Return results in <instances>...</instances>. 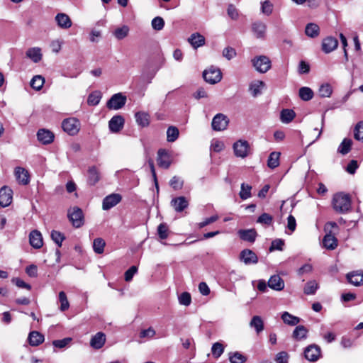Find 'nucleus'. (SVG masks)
Here are the masks:
<instances>
[{"instance_id": "60", "label": "nucleus", "mask_w": 363, "mask_h": 363, "mask_svg": "<svg viewBox=\"0 0 363 363\" xmlns=\"http://www.w3.org/2000/svg\"><path fill=\"white\" fill-rule=\"evenodd\" d=\"M169 184L175 190L180 189L183 186V181L179 177L174 176L171 179Z\"/></svg>"}, {"instance_id": "11", "label": "nucleus", "mask_w": 363, "mask_h": 363, "mask_svg": "<svg viewBox=\"0 0 363 363\" xmlns=\"http://www.w3.org/2000/svg\"><path fill=\"white\" fill-rule=\"evenodd\" d=\"M13 191L11 189L4 186L0 189V206H9L12 202Z\"/></svg>"}, {"instance_id": "63", "label": "nucleus", "mask_w": 363, "mask_h": 363, "mask_svg": "<svg viewBox=\"0 0 363 363\" xmlns=\"http://www.w3.org/2000/svg\"><path fill=\"white\" fill-rule=\"evenodd\" d=\"M273 6L269 1H264L262 4V12L267 16L272 13Z\"/></svg>"}, {"instance_id": "34", "label": "nucleus", "mask_w": 363, "mask_h": 363, "mask_svg": "<svg viewBox=\"0 0 363 363\" xmlns=\"http://www.w3.org/2000/svg\"><path fill=\"white\" fill-rule=\"evenodd\" d=\"M137 123L142 126H147L150 123V116L145 112H137L135 115Z\"/></svg>"}, {"instance_id": "1", "label": "nucleus", "mask_w": 363, "mask_h": 363, "mask_svg": "<svg viewBox=\"0 0 363 363\" xmlns=\"http://www.w3.org/2000/svg\"><path fill=\"white\" fill-rule=\"evenodd\" d=\"M333 205L337 212L347 213L351 208L350 198L342 193L336 194L333 199Z\"/></svg>"}, {"instance_id": "10", "label": "nucleus", "mask_w": 363, "mask_h": 363, "mask_svg": "<svg viewBox=\"0 0 363 363\" xmlns=\"http://www.w3.org/2000/svg\"><path fill=\"white\" fill-rule=\"evenodd\" d=\"M121 196L118 194H112L106 196L103 200L102 208L104 210H109L116 206L121 201Z\"/></svg>"}, {"instance_id": "45", "label": "nucleus", "mask_w": 363, "mask_h": 363, "mask_svg": "<svg viewBox=\"0 0 363 363\" xmlns=\"http://www.w3.org/2000/svg\"><path fill=\"white\" fill-rule=\"evenodd\" d=\"M229 360L231 363H245L247 357L239 352H235L230 354Z\"/></svg>"}, {"instance_id": "53", "label": "nucleus", "mask_w": 363, "mask_h": 363, "mask_svg": "<svg viewBox=\"0 0 363 363\" xmlns=\"http://www.w3.org/2000/svg\"><path fill=\"white\" fill-rule=\"evenodd\" d=\"M101 100V95L99 92H94L89 95L87 99V103L91 106L97 105Z\"/></svg>"}, {"instance_id": "21", "label": "nucleus", "mask_w": 363, "mask_h": 363, "mask_svg": "<svg viewBox=\"0 0 363 363\" xmlns=\"http://www.w3.org/2000/svg\"><path fill=\"white\" fill-rule=\"evenodd\" d=\"M267 26L264 23L257 21L252 24V30L257 38H262L265 35Z\"/></svg>"}, {"instance_id": "6", "label": "nucleus", "mask_w": 363, "mask_h": 363, "mask_svg": "<svg viewBox=\"0 0 363 363\" xmlns=\"http://www.w3.org/2000/svg\"><path fill=\"white\" fill-rule=\"evenodd\" d=\"M229 119L223 113H217L212 120L211 127L215 131H222L227 128Z\"/></svg>"}, {"instance_id": "43", "label": "nucleus", "mask_w": 363, "mask_h": 363, "mask_svg": "<svg viewBox=\"0 0 363 363\" xmlns=\"http://www.w3.org/2000/svg\"><path fill=\"white\" fill-rule=\"evenodd\" d=\"M88 181L91 185H94L99 180V174L95 167H91L88 171Z\"/></svg>"}, {"instance_id": "49", "label": "nucleus", "mask_w": 363, "mask_h": 363, "mask_svg": "<svg viewBox=\"0 0 363 363\" xmlns=\"http://www.w3.org/2000/svg\"><path fill=\"white\" fill-rule=\"evenodd\" d=\"M59 301L60 302V309L62 311H65L69 307V303L67 300L66 294L64 291H60L59 293Z\"/></svg>"}, {"instance_id": "50", "label": "nucleus", "mask_w": 363, "mask_h": 363, "mask_svg": "<svg viewBox=\"0 0 363 363\" xmlns=\"http://www.w3.org/2000/svg\"><path fill=\"white\" fill-rule=\"evenodd\" d=\"M51 238L58 245V247H61L65 237L62 233L57 230H52L51 232Z\"/></svg>"}, {"instance_id": "59", "label": "nucleus", "mask_w": 363, "mask_h": 363, "mask_svg": "<svg viewBox=\"0 0 363 363\" xmlns=\"http://www.w3.org/2000/svg\"><path fill=\"white\" fill-rule=\"evenodd\" d=\"M223 56L230 60L236 56V51L232 47H227L223 50Z\"/></svg>"}, {"instance_id": "8", "label": "nucleus", "mask_w": 363, "mask_h": 363, "mask_svg": "<svg viewBox=\"0 0 363 363\" xmlns=\"http://www.w3.org/2000/svg\"><path fill=\"white\" fill-rule=\"evenodd\" d=\"M306 359L310 362H316L321 355L320 347L316 345H311L304 350Z\"/></svg>"}, {"instance_id": "32", "label": "nucleus", "mask_w": 363, "mask_h": 363, "mask_svg": "<svg viewBox=\"0 0 363 363\" xmlns=\"http://www.w3.org/2000/svg\"><path fill=\"white\" fill-rule=\"evenodd\" d=\"M264 86V83L262 81L257 80L252 82L250 84V91L251 94L256 97L257 96L259 95L262 93V89Z\"/></svg>"}, {"instance_id": "52", "label": "nucleus", "mask_w": 363, "mask_h": 363, "mask_svg": "<svg viewBox=\"0 0 363 363\" xmlns=\"http://www.w3.org/2000/svg\"><path fill=\"white\" fill-rule=\"evenodd\" d=\"M212 354L214 357L218 358L224 352V347L222 344L216 342L211 348Z\"/></svg>"}, {"instance_id": "28", "label": "nucleus", "mask_w": 363, "mask_h": 363, "mask_svg": "<svg viewBox=\"0 0 363 363\" xmlns=\"http://www.w3.org/2000/svg\"><path fill=\"white\" fill-rule=\"evenodd\" d=\"M305 33L308 37L315 38L320 34V28L316 23H309L306 26Z\"/></svg>"}, {"instance_id": "26", "label": "nucleus", "mask_w": 363, "mask_h": 363, "mask_svg": "<svg viewBox=\"0 0 363 363\" xmlns=\"http://www.w3.org/2000/svg\"><path fill=\"white\" fill-rule=\"evenodd\" d=\"M238 235L242 240L250 242H253L257 237V233L254 229L240 230Z\"/></svg>"}, {"instance_id": "18", "label": "nucleus", "mask_w": 363, "mask_h": 363, "mask_svg": "<svg viewBox=\"0 0 363 363\" xmlns=\"http://www.w3.org/2000/svg\"><path fill=\"white\" fill-rule=\"evenodd\" d=\"M29 241L30 245L35 248L39 249L43 245V237L40 231L34 230L30 233Z\"/></svg>"}, {"instance_id": "7", "label": "nucleus", "mask_w": 363, "mask_h": 363, "mask_svg": "<svg viewBox=\"0 0 363 363\" xmlns=\"http://www.w3.org/2000/svg\"><path fill=\"white\" fill-rule=\"evenodd\" d=\"M125 102L126 96L122 93H118L111 97L106 106L109 109L118 110L125 106Z\"/></svg>"}, {"instance_id": "27", "label": "nucleus", "mask_w": 363, "mask_h": 363, "mask_svg": "<svg viewBox=\"0 0 363 363\" xmlns=\"http://www.w3.org/2000/svg\"><path fill=\"white\" fill-rule=\"evenodd\" d=\"M189 42L195 49L202 46L205 43V38L199 33H193L189 38Z\"/></svg>"}, {"instance_id": "3", "label": "nucleus", "mask_w": 363, "mask_h": 363, "mask_svg": "<svg viewBox=\"0 0 363 363\" xmlns=\"http://www.w3.org/2000/svg\"><path fill=\"white\" fill-rule=\"evenodd\" d=\"M204 80L211 84H214L219 82L222 79V74L220 69L214 67H211L204 70L203 72Z\"/></svg>"}, {"instance_id": "31", "label": "nucleus", "mask_w": 363, "mask_h": 363, "mask_svg": "<svg viewBox=\"0 0 363 363\" xmlns=\"http://www.w3.org/2000/svg\"><path fill=\"white\" fill-rule=\"evenodd\" d=\"M28 339L30 345L38 346L44 341V336L39 332L33 331L30 333Z\"/></svg>"}, {"instance_id": "12", "label": "nucleus", "mask_w": 363, "mask_h": 363, "mask_svg": "<svg viewBox=\"0 0 363 363\" xmlns=\"http://www.w3.org/2000/svg\"><path fill=\"white\" fill-rule=\"evenodd\" d=\"M157 164L159 167L168 169L171 165L170 156L164 149H160L157 152Z\"/></svg>"}, {"instance_id": "14", "label": "nucleus", "mask_w": 363, "mask_h": 363, "mask_svg": "<svg viewBox=\"0 0 363 363\" xmlns=\"http://www.w3.org/2000/svg\"><path fill=\"white\" fill-rule=\"evenodd\" d=\"M15 177L18 182L23 185H26L30 182V176L28 172L21 167H18L14 171Z\"/></svg>"}, {"instance_id": "23", "label": "nucleus", "mask_w": 363, "mask_h": 363, "mask_svg": "<svg viewBox=\"0 0 363 363\" xmlns=\"http://www.w3.org/2000/svg\"><path fill=\"white\" fill-rule=\"evenodd\" d=\"M106 342V335L101 332L97 333L90 341L91 346L94 349L101 348Z\"/></svg>"}, {"instance_id": "4", "label": "nucleus", "mask_w": 363, "mask_h": 363, "mask_svg": "<svg viewBox=\"0 0 363 363\" xmlns=\"http://www.w3.org/2000/svg\"><path fill=\"white\" fill-rule=\"evenodd\" d=\"M256 70L260 73H265L271 68V60L265 55H260L252 60Z\"/></svg>"}, {"instance_id": "58", "label": "nucleus", "mask_w": 363, "mask_h": 363, "mask_svg": "<svg viewBox=\"0 0 363 363\" xmlns=\"http://www.w3.org/2000/svg\"><path fill=\"white\" fill-rule=\"evenodd\" d=\"M273 220V218L268 213H264L257 218V223L265 224V225H271Z\"/></svg>"}, {"instance_id": "56", "label": "nucleus", "mask_w": 363, "mask_h": 363, "mask_svg": "<svg viewBox=\"0 0 363 363\" xmlns=\"http://www.w3.org/2000/svg\"><path fill=\"white\" fill-rule=\"evenodd\" d=\"M157 233L160 239H166L168 237V227L165 223H161L157 228Z\"/></svg>"}, {"instance_id": "39", "label": "nucleus", "mask_w": 363, "mask_h": 363, "mask_svg": "<svg viewBox=\"0 0 363 363\" xmlns=\"http://www.w3.org/2000/svg\"><path fill=\"white\" fill-rule=\"evenodd\" d=\"M308 330L303 325H298L293 332V337L296 340L305 339L307 337Z\"/></svg>"}, {"instance_id": "55", "label": "nucleus", "mask_w": 363, "mask_h": 363, "mask_svg": "<svg viewBox=\"0 0 363 363\" xmlns=\"http://www.w3.org/2000/svg\"><path fill=\"white\" fill-rule=\"evenodd\" d=\"M284 245V241L281 239H276L272 242L271 246L269 247V251L272 252L274 250H283V246Z\"/></svg>"}, {"instance_id": "16", "label": "nucleus", "mask_w": 363, "mask_h": 363, "mask_svg": "<svg viewBox=\"0 0 363 363\" xmlns=\"http://www.w3.org/2000/svg\"><path fill=\"white\" fill-rule=\"evenodd\" d=\"M124 125V118L119 115L114 116L108 122V127L111 132H119Z\"/></svg>"}, {"instance_id": "29", "label": "nucleus", "mask_w": 363, "mask_h": 363, "mask_svg": "<svg viewBox=\"0 0 363 363\" xmlns=\"http://www.w3.org/2000/svg\"><path fill=\"white\" fill-rule=\"evenodd\" d=\"M250 326L255 330L257 334H259L264 330L262 318L259 315L253 316L250 322Z\"/></svg>"}, {"instance_id": "40", "label": "nucleus", "mask_w": 363, "mask_h": 363, "mask_svg": "<svg viewBox=\"0 0 363 363\" xmlns=\"http://www.w3.org/2000/svg\"><path fill=\"white\" fill-rule=\"evenodd\" d=\"M296 116L295 112L291 109H284L281 112V121L284 123H289L293 121Z\"/></svg>"}, {"instance_id": "42", "label": "nucleus", "mask_w": 363, "mask_h": 363, "mask_svg": "<svg viewBox=\"0 0 363 363\" xmlns=\"http://www.w3.org/2000/svg\"><path fill=\"white\" fill-rule=\"evenodd\" d=\"M318 284L315 280L308 281L303 289L304 294L307 295L314 294L318 289Z\"/></svg>"}, {"instance_id": "33", "label": "nucleus", "mask_w": 363, "mask_h": 363, "mask_svg": "<svg viewBox=\"0 0 363 363\" xmlns=\"http://www.w3.org/2000/svg\"><path fill=\"white\" fill-rule=\"evenodd\" d=\"M281 319L285 324L293 326L296 325L301 320L298 317L294 316L286 311L282 313Z\"/></svg>"}, {"instance_id": "19", "label": "nucleus", "mask_w": 363, "mask_h": 363, "mask_svg": "<svg viewBox=\"0 0 363 363\" xmlns=\"http://www.w3.org/2000/svg\"><path fill=\"white\" fill-rule=\"evenodd\" d=\"M57 26L62 29H68L72 26V21L68 15L64 13H57L55 16Z\"/></svg>"}, {"instance_id": "57", "label": "nucleus", "mask_w": 363, "mask_h": 363, "mask_svg": "<svg viewBox=\"0 0 363 363\" xmlns=\"http://www.w3.org/2000/svg\"><path fill=\"white\" fill-rule=\"evenodd\" d=\"M179 303L184 306H189L191 302V295L188 292H183L179 296Z\"/></svg>"}, {"instance_id": "25", "label": "nucleus", "mask_w": 363, "mask_h": 363, "mask_svg": "<svg viewBox=\"0 0 363 363\" xmlns=\"http://www.w3.org/2000/svg\"><path fill=\"white\" fill-rule=\"evenodd\" d=\"M347 279L350 284L356 286H360L363 284V273L358 272L348 273L347 274Z\"/></svg>"}, {"instance_id": "61", "label": "nucleus", "mask_w": 363, "mask_h": 363, "mask_svg": "<svg viewBox=\"0 0 363 363\" xmlns=\"http://www.w3.org/2000/svg\"><path fill=\"white\" fill-rule=\"evenodd\" d=\"M225 147L224 143L218 140H213L211 142V148L212 150L216 152H220Z\"/></svg>"}, {"instance_id": "2", "label": "nucleus", "mask_w": 363, "mask_h": 363, "mask_svg": "<svg viewBox=\"0 0 363 363\" xmlns=\"http://www.w3.org/2000/svg\"><path fill=\"white\" fill-rule=\"evenodd\" d=\"M67 216L75 228H79L84 224V214L81 208L77 206L68 210Z\"/></svg>"}, {"instance_id": "41", "label": "nucleus", "mask_w": 363, "mask_h": 363, "mask_svg": "<svg viewBox=\"0 0 363 363\" xmlns=\"http://www.w3.org/2000/svg\"><path fill=\"white\" fill-rule=\"evenodd\" d=\"M44 83V77H43L41 75H35L30 80V84L33 89L39 91L42 89Z\"/></svg>"}, {"instance_id": "44", "label": "nucleus", "mask_w": 363, "mask_h": 363, "mask_svg": "<svg viewBox=\"0 0 363 363\" xmlns=\"http://www.w3.org/2000/svg\"><path fill=\"white\" fill-rule=\"evenodd\" d=\"M179 137V130L174 126H170L167 130V140L168 142H174Z\"/></svg>"}, {"instance_id": "30", "label": "nucleus", "mask_w": 363, "mask_h": 363, "mask_svg": "<svg viewBox=\"0 0 363 363\" xmlns=\"http://www.w3.org/2000/svg\"><path fill=\"white\" fill-rule=\"evenodd\" d=\"M323 245L326 249L332 250L337 246V240L334 235L327 234L323 238Z\"/></svg>"}, {"instance_id": "48", "label": "nucleus", "mask_w": 363, "mask_h": 363, "mask_svg": "<svg viewBox=\"0 0 363 363\" xmlns=\"http://www.w3.org/2000/svg\"><path fill=\"white\" fill-rule=\"evenodd\" d=\"M129 33V28L127 26H123L115 30L113 35L118 40L125 38Z\"/></svg>"}, {"instance_id": "17", "label": "nucleus", "mask_w": 363, "mask_h": 363, "mask_svg": "<svg viewBox=\"0 0 363 363\" xmlns=\"http://www.w3.org/2000/svg\"><path fill=\"white\" fill-rule=\"evenodd\" d=\"M171 206L176 212H182L188 207L189 201L184 196H179L172 199Z\"/></svg>"}, {"instance_id": "62", "label": "nucleus", "mask_w": 363, "mask_h": 363, "mask_svg": "<svg viewBox=\"0 0 363 363\" xmlns=\"http://www.w3.org/2000/svg\"><path fill=\"white\" fill-rule=\"evenodd\" d=\"M289 354L286 352H280L276 355L275 361L277 363H288Z\"/></svg>"}, {"instance_id": "13", "label": "nucleus", "mask_w": 363, "mask_h": 363, "mask_svg": "<svg viewBox=\"0 0 363 363\" xmlns=\"http://www.w3.org/2000/svg\"><path fill=\"white\" fill-rule=\"evenodd\" d=\"M240 259L245 264H256L258 262V257L251 250H243L240 255Z\"/></svg>"}, {"instance_id": "35", "label": "nucleus", "mask_w": 363, "mask_h": 363, "mask_svg": "<svg viewBox=\"0 0 363 363\" xmlns=\"http://www.w3.org/2000/svg\"><path fill=\"white\" fill-rule=\"evenodd\" d=\"M314 93L313 90L307 86H303L299 89L298 96L299 97L305 101H308L313 99Z\"/></svg>"}, {"instance_id": "38", "label": "nucleus", "mask_w": 363, "mask_h": 363, "mask_svg": "<svg viewBox=\"0 0 363 363\" xmlns=\"http://www.w3.org/2000/svg\"><path fill=\"white\" fill-rule=\"evenodd\" d=\"M280 153L278 152H272L268 158L267 165L271 169H274L279 164Z\"/></svg>"}, {"instance_id": "46", "label": "nucleus", "mask_w": 363, "mask_h": 363, "mask_svg": "<svg viewBox=\"0 0 363 363\" xmlns=\"http://www.w3.org/2000/svg\"><path fill=\"white\" fill-rule=\"evenodd\" d=\"M105 245V241L102 238H98L94 239L93 242L94 251L97 254L103 253Z\"/></svg>"}, {"instance_id": "54", "label": "nucleus", "mask_w": 363, "mask_h": 363, "mask_svg": "<svg viewBox=\"0 0 363 363\" xmlns=\"http://www.w3.org/2000/svg\"><path fill=\"white\" fill-rule=\"evenodd\" d=\"M164 26V21L162 17L157 16L152 19V27L156 30H161Z\"/></svg>"}, {"instance_id": "9", "label": "nucleus", "mask_w": 363, "mask_h": 363, "mask_svg": "<svg viewBox=\"0 0 363 363\" xmlns=\"http://www.w3.org/2000/svg\"><path fill=\"white\" fill-rule=\"evenodd\" d=\"M235 155L244 158L247 157L249 150V144L246 140H238L233 145Z\"/></svg>"}, {"instance_id": "51", "label": "nucleus", "mask_w": 363, "mask_h": 363, "mask_svg": "<svg viewBox=\"0 0 363 363\" xmlns=\"http://www.w3.org/2000/svg\"><path fill=\"white\" fill-rule=\"evenodd\" d=\"M354 136L357 140L363 142V121L359 122L354 130Z\"/></svg>"}, {"instance_id": "24", "label": "nucleus", "mask_w": 363, "mask_h": 363, "mask_svg": "<svg viewBox=\"0 0 363 363\" xmlns=\"http://www.w3.org/2000/svg\"><path fill=\"white\" fill-rule=\"evenodd\" d=\"M26 57L30 59L33 62L38 63L42 60L41 49L38 47L29 48L26 51Z\"/></svg>"}, {"instance_id": "15", "label": "nucleus", "mask_w": 363, "mask_h": 363, "mask_svg": "<svg viewBox=\"0 0 363 363\" xmlns=\"http://www.w3.org/2000/svg\"><path fill=\"white\" fill-rule=\"evenodd\" d=\"M338 41L335 38L329 36L323 40L322 50L325 53H330L337 47Z\"/></svg>"}, {"instance_id": "20", "label": "nucleus", "mask_w": 363, "mask_h": 363, "mask_svg": "<svg viewBox=\"0 0 363 363\" xmlns=\"http://www.w3.org/2000/svg\"><path fill=\"white\" fill-rule=\"evenodd\" d=\"M38 140L43 144H50L54 140V134L45 129H40L37 133Z\"/></svg>"}, {"instance_id": "37", "label": "nucleus", "mask_w": 363, "mask_h": 363, "mask_svg": "<svg viewBox=\"0 0 363 363\" xmlns=\"http://www.w3.org/2000/svg\"><path fill=\"white\" fill-rule=\"evenodd\" d=\"M333 94V87L328 83L323 84L318 89V94L322 98L330 97Z\"/></svg>"}, {"instance_id": "22", "label": "nucleus", "mask_w": 363, "mask_h": 363, "mask_svg": "<svg viewBox=\"0 0 363 363\" xmlns=\"http://www.w3.org/2000/svg\"><path fill=\"white\" fill-rule=\"evenodd\" d=\"M268 286L273 290L281 291L284 288V281L279 275H273L268 281Z\"/></svg>"}, {"instance_id": "47", "label": "nucleus", "mask_w": 363, "mask_h": 363, "mask_svg": "<svg viewBox=\"0 0 363 363\" xmlns=\"http://www.w3.org/2000/svg\"><path fill=\"white\" fill-rule=\"evenodd\" d=\"M251 189L252 186L250 185L242 183L241 184V189L239 194L240 197L242 200H246L251 197Z\"/></svg>"}, {"instance_id": "5", "label": "nucleus", "mask_w": 363, "mask_h": 363, "mask_svg": "<svg viewBox=\"0 0 363 363\" xmlns=\"http://www.w3.org/2000/svg\"><path fill=\"white\" fill-rule=\"evenodd\" d=\"M62 127L65 132L70 135H74L79 131L80 123L75 118H69L62 121Z\"/></svg>"}, {"instance_id": "64", "label": "nucleus", "mask_w": 363, "mask_h": 363, "mask_svg": "<svg viewBox=\"0 0 363 363\" xmlns=\"http://www.w3.org/2000/svg\"><path fill=\"white\" fill-rule=\"evenodd\" d=\"M138 268L135 266L130 267L125 272V280L126 281H130L133 277V276L137 273Z\"/></svg>"}, {"instance_id": "36", "label": "nucleus", "mask_w": 363, "mask_h": 363, "mask_svg": "<svg viewBox=\"0 0 363 363\" xmlns=\"http://www.w3.org/2000/svg\"><path fill=\"white\" fill-rule=\"evenodd\" d=\"M352 145V141L351 139L345 138L338 147L337 152L345 155L350 151Z\"/></svg>"}]
</instances>
